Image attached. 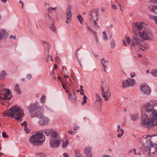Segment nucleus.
Returning a JSON list of instances; mask_svg holds the SVG:
<instances>
[{
    "instance_id": "obj_1",
    "label": "nucleus",
    "mask_w": 157,
    "mask_h": 157,
    "mask_svg": "<svg viewBox=\"0 0 157 157\" xmlns=\"http://www.w3.org/2000/svg\"><path fill=\"white\" fill-rule=\"evenodd\" d=\"M132 29L135 36L133 37L130 46H137L144 51L146 48L143 46L142 44L144 41L152 40V33L148 29L145 28L144 24L142 22L135 23L132 25Z\"/></svg>"
},
{
    "instance_id": "obj_2",
    "label": "nucleus",
    "mask_w": 157,
    "mask_h": 157,
    "mask_svg": "<svg viewBox=\"0 0 157 157\" xmlns=\"http://www.w3.org/2000/svg\"><path fill=\"white\" fill-rule=\"evenodd\" d=\"M156 101L153 100L145 104L142 110L141 125L148 129L157 125V113L154 109Z\"/></svg>"
},
{
    "instance_id": "obj_3",
    "label": "nucleus",
    "mask_w": 157,
    "mask_h": 157,
    "mask_svg": "<svg viewBox=\"0 0 157 157\" xmlns=\"http://www.w3.org/2000/svg\"><path fill=\"white\" fill-rule=\"evenodd\" d=\"M4 114L6 117H12L18 121H21L24 115L23 109L16 106H13L7 110Z\"/></svg>"
},
{
    "instance_id": "obj_4",
    "label": "nucleus",
    "mask_w": 157,
    "mask_h": 157,
    "mask_svg": "<svg viewBox=\"0 0 157 157\" xmlns=\"http://www.w3.org/2000/svg\"><path fill=\"white\" fill-rule=\"evenodd\" d=\"M31 117H37L40 113H43V110L42 107L38 105V103H31L28 108Z\"/></svg>"
},
{
    "instance_id": "obj_5",
    "label": "nucleus",
    "mask_w": 157,
    "mask_h": 157,
    "mask_svg": "<svg viewBox=\"0 0 157 157\" xmlns=\"http://www.w3.org/2000/svg\"><path fill=\"white\" fill-rule=\"evenodd\" d=\"M44 140L45 137L42 133H37L33 134L29 139L30 144L36 146L42 145Z\"/></svg>"
},
{
    "instance_id": "obj_6",
    "label": "nucleus",
    "mask_w": 157,
    "mask_h": 157,
    "mask_svg": "<svg viewBox=\"0 0 157 157\" xmlns=\"http://www.w3.org/2000/svg\"><path fill=\"white\" fill-rule=\"evenodd\" d=\"M60 139L58 136V134L54 136H51L50 139L49 144L52 147H58L60 143Z\"/></svg>"
},
{
    "instance_id": "obj_7",
    "label": "nucleus",
    "mask_w": 157,
    "mask_h": 157,
    "mask_svg": "<svg viewBox=\"0 0 157 157\" xmlns=\"http://www.w3.org/2000/svg\"><path fill=\"white\" fill-rule=\"evenodd\" d=\"M153 136L147 135L146 138L144 137H142L140 140V141L143 145H144L145 144H146L148 143V140H149L150 145L152 146L150 149V153L151 152V150L152 149H154V147H153L152 145V142L151 141V138Z\"/></svg>"
},
{
    "instance_id": "obj_8",
    "label": "nucleus",
    "mask_w": 157,
    "mask_h": 157,
    "mask_svg": "<svg viewBox=\"0 0 157 157\" xmlns=\"http://www.w3.org/2000/svg\"><path fill=\"white\" fill-rule=\"evenodd\" d=\"M140 90L145 95H149L151 94V88L146 83L141 84L140 86Z\"/></svg>"
},
{
    "instance_id": "obj_9",
    "label": "nucleus",
    "mask_w": 157,
    "mask_h": 157,
    "mask_svg": "<svg viewBox=\"0 0 157 157\" xmlns=\"http://www.w3.org/2000/svg\"><path fill=\"white\" fill-rule=\"evenodd\" d=\"M1 99L10 100L12 96L11 92L9 89H4L2 93H1Z\"/></svg>"
},
{
    "instance_id": "obj_10",
    "label": "nucleus",
    "mask_w": 157,
    "mask_h": 157,
    "mask_svg": "<svg viewBox=\"0 0 157 157\" xmlns=\"http://www.w3.org/2000/svg\"><path fill=\"white\" fill-rule=\"evenodd\" d=\"M37 117L40 119L39 123L40 125H46L50 122L49 119L48 118L44 117L42 113H40Z\"/></svg>"
},
{
    "instance_id": "obj_11",
    "label": "nucleus",
    "mask_w": 157,
    "mask_h": 157,
    "mask_svg": "<svg viewBox=\"0 0 157 157\" xmlns=\"http://www.w3.org/2000/svg\"><path fill=\"white\" fill-rule=\"evenodd\" d=\"M103 85H101L100 89L102 91L101 95L105 98V101L107 100L111 95V92L109 90V88H107V90L105 91V90Z\"/></svg>"
},
{
    "instance_id": "obj_12",
    "label": "nucleus",
    "mask_w": 157,
    "mask_h": 157,
    "mask_svg": "<svg viewBox=\"0 0 157 157\" xmlns=\"http://www.w3.org/2000/svg\"><path fill=\"white\" fill-rule=\"evenodd\" d=\"M99 10L98 9H94L89 13L92 18L94 21L98 20L99 17Z\"/></svg>"
},
{
    "instance_id": "obj_13",
    "label": "nucleus",
    "mask_w": 157,
    "mask_h": 157,
    "mask_svg": "<svg viewBox=\"0 0 157 157\" xmlns=\"http://www.w3.org/2000/svg\"><path fill=\"white\" fill-rule=\"evenodd\" d=\"M43 132L47 136H54L56 135H57L58 133L55 130L52 129H47L43 131Z\"/></svg>"
},
{
    "instance_id": "obj_14",
    "label": "nucleus",
    "mask_w": 157,
    "mask_h": 157,
    "mask_svg": "<svg viewBox=\"0 0 157 157\" xmlns=\"http://www.w3.org/2000/svg\"><path fill=\"white\" fill-rule=\"evenodd\" d=\"M84 153L86 155V157H92V154L91 152V147H88L85 148Z\"/></svg>"
},
{
    "instance_id": "obj_15",
    "label": "nucleus",
    "mask_w": 157,
    "mask_h": 157,
    "mask_svg": "<svg viewBox=\"0 0 157 157\" xmlns=\"http://www.w3.org/2000/svg\"><path fill=\"white\" fill-rule=\"evenodd\" d=\"M69 100L74 104H75L77 102L75 94L73 93L71 94L69 93Z\"/></svg>"
},
{
    "instance_id": "obj_16",
    "label": "nucleus",
    "mask_w": 157,
    "mask_h": 157,
    "mask_svg": "<svg viewBox=\"0 0 157 157\" xmlns=\"http://www.w3.org/2000/svg\"><path fill=\"white\" fill-rule=\"evenodd\" d=\"M44 18L45 20L47 22V23L49 24L50 23H52L53 21L52 18L48 14H45L44 15Z\"/></svg>"
},
{
    "instance_id": "obj_17",
    "label": "nucleus",
    "mask_w": 157,
    "mask_h": 157,
    "mask_svg": "<svg viewBox=\"0 0 157 157\" xmlns=\"http://www.w3.org/2000/svg\"><path fill=\"white\" fill-rule=\"evenodd\" d=\"M149 8L150 11L157 14V6L150 5L149 6Z\"/></svg>"
},
{
    "instance_id": "obj_18",
    "label": "nucleus",
    "mask_w": 157,
    "mask_h": 157,
    "mask_svg": "<svg viewBox=\"0 0 157 157\" xmlns=\"http://www.w3.org/2000/svg\"><path fill=\"white\" fill-rule=\"evenodd\" d=\"M62 73L63 75L64 78L67 79V78L69 77L67 75V71L66 68L64 67L63 66L62 67Z\"/></svg>"
},
{
    "instance_id": "obj_19",
    "label": "nucleus",
    "mask_w": 157,
    "mask_h": 157,
    "mask_svg": "<svg viewBox=\"0 0 157 157\" xmlns=\"http://www.w3.org/2000/svg\"><path fill=\"white\" fill-rule=\"evenodd\" d=\"M139 117V114L138 113H136L134 114H131L130 118L133 121H137Z\"/></svg>"
},
{
    "instance_id": "obj_20",
    "label": "nucleus",
    "mask_w": 157,
    "mask_h": 157,
    "mask_svg": "<svg viewBox=\"0 0 157 157\" xmlns=\"http://www.w3.org/2000/svg\"><path fill=\"white\" fill-rule=\"evenodd\" d=\"M108 62V61L107 60H105V59L104 58H103L101 60V63L103 67L105 69L104 70L105 72H106V71L105 68H107L106 67V63H107Z\"/></svg>"
},
{
    "instance_id": "obj_21",
    "label": "nucleus",
    "mask_w": 157,
    "mask_h": 157,
    "mask_svg": "<svg viewBox=\"0 0 157 157\" xmlns=\"http://www.w3.org/2000/svg\"><path fill=\"white\" fill-rule=\"evenodd\" d=\"M96 96L97 97V99L96 100V101H98L99 103V106L101 107L102 105V101L100 98V96L98 94H96Z\"/></svg>"
},
{
    "instance_id": "obj_22",
    "label": "nucleus",
    "mask_w": 157,
    "mask_h": 157,
    "mask_svg": "<svg viewBox=\"0 0 157 157\" xmlns=\"http://www.w3.org/2000/svg\"><path fill=\"white\" fill-rule=\"evenodd\" d=\"M122 85L123 87L124 88H127L130 86L128 79L124 80L123 82Z\"/></svg>"
},
{
    "instance_id": "obj_23",
    "label": "nucleus",
    "mask_w": 157,
    "mask_h": 157,
    "mask_svg": "<svg viewBox=\"0 0 157 157\" xmlns=\"http://www.w3.org/2000/svg\"><path fill=\"white\" fill-rule=\"evenodd\" d=\"M54 22H53L52 23H50L48 25H49V27L51 30L53 32H56V27H55V25L54 24Z\"/></svg>"
},
{
    "instance_id": "obj_24",
    "label": "nucleus",
    "mask_w": 157,
    "mask_h": 157,
    "mask_svg": "<svg viewBox=\"0 0 157 157\" xmlns=\"http://www.w3.org/2000/svg\"><path fill=\"white\" fill-rule=\"evenodd\" d=\"M16 92L19 94H20L21 93L20 90L19 88V86L17 84H16L14 88Z\"/></svg>"
},
{
    "instance_id": "obj_25",
    "label": "nucleus",
    "mask_w": 157,
    "mask_h": 157,
    "mask_svg": "<svg viewBox=\"0 0 157 157\" xmlns=\"http://www.w3.org/2000/svg\"><path fill=\"white\" fill-rule=\"evenodd\" d=\"M128 80L129 81L130 86H133L135 84V81L133 79L129 78Z\"/></svg>"
},
{
    "instance_id": "obj_26",
    "label": "nucleus",
    "mask_w": 157,
    "mask_h": 157,
    "mask_svg": "<svg viewBox=\"0 0 157 157\" xmlns=\"http://www.w3.org/2000/svg\"><path fill=\"white\" fill-rule=\"evenodd\" d=\"M6 31L4 29H1L0 31V40L2 39L3 37L5 35Z\"/></svg>"
},
{
    "instance_id": "obj_27",
    "label": "nucleus",
    "mask_w": 157,
    "mask_h": 157,
    "mask_svg": "<svg viewBox=\"0 0 157 157\" xmlns=\"http://www.w3.org/2000/svg\"><path fill=\"white\" fill-rule=\"evenodd\" d=\"M150 73L153 76L157 77V69L152 70Z\"/></svg>"
},
{
    "instance_id": "obj_28",
    "label": "nucleus",
    "mask_w": 157,
    "mask_h": 157,
    "mask_svg": "<svg viewBox=\"0 0 157 157\" xmlns=\"http://www.w3.org/2000/svg\"><path fill=\"white\" fill-rule=\"evenodd\" d=\"M6 74L5 71L3 70L0 72V78H4L6 75Z\"/></svg>"
},
{
    "instance_id": "obj_29",
    "label": "nucleus",
    "mask_w": 157,
    "mask_h": 157,
    "mask_svg": "<svg viewBox=\"0 0 157 157\" xmlns=\"http://www.w3.org/2000/svg\"><path fill=\"white\" fill-rule=\"evenodd\" d=\"M57 9V7H49L48 9V11L49 13H52L53 10H56Z\"/></svg>"
},
{
    "instance_id": "obj_30",
    "label": "nucleus",
    "mask_w": 157,
    "mask_h": 157,
    "mask_svg": "<svg viewBox=\"0 0 157 157\" xmlns=\"http://www.w3.org/2000/svg\"><path fill=\"white\" fill-rule=\"evenodd\" d=\"M149 17L150 19L154 20L157 25V17L152 15H150Z\"/></svg>"
},
{
    "instance_id": "obj_31",
    "label": "nucleus",
    "mask_w": 157,
    "mask_h": 157,
    "mask_svg": "<svg viewBox=\"0 0 157 157\" xmlns=\"http://www.w3.org/2000/svg\"><path fill=\"white\" fill-rule=\"evenodd\" d=\"M63 148H65L67 147V146L68 144V141L67 139L65 140V141L63 140Z\"/></svg>"
},
{
    "instance_id": "obj_32",
    "label": "nucleus",
    "mask_w": 157,
    "mask_h": 157,
    "mask_svg": "<svg viewBox=\"0 0 157 157\" xmlns=\"http://www.w3.org/2000/svg\"><path fill=\"white\" fill-rule=\"evenodd\" d=\"M77 17L78 20L79 21L80 23L81 24H82L83 22V19L81 15H78Z\"/></svg>"
},
{
    "instance_id": "obj_33",
    "label": "nucleus",
    "mask_w": 157,
    "mask_h": 157,
    "mask_svg": "<svg viewBox=\"0 0 157 157\" xmlns=\"http://www.w3.org/2000/svg\"><path fill=\"white\" fill-rule=\"evenodd\" d=\"M125 39L126 41L128 43V44H130L131 40L129 38V37L127 36H126L125 37Z\"/></svg>"
},
{
    "instance_id": "obj_34",
    "label": "nucleus",
    "mask_w": 157,
    "mask_h": 157,
    "mask_svg": "<svg viewBox=\"0 0 157 157\" xmlns=\"http://www.w3.org/2000/svg\"><path fill=\"white\" fill-rule=\"evenodd\" d=\"M103 39L105 40H108V38L105 31H104L103 32Z\"/></svg>"
},
{
    "instance_id": "obj_35",
    "label": "nucleus",
    "mask_w": 157,
    "mask_h": 157,
    "mask_svg": "<svg viewBox=\"0 0 157 157\" xmlns=\"http://www.w3.org/2000/svg\"><path fill=\"white\" fill-rule=\"evenodd\" d=\"M45 100V97L44 95L40 99V102L44 103Z\"/></svg>"
},
{
    "instance_id": "obj_36",
    "label": "nucleus",
    "mask_w": 157,
    "mask_h": 157,
    "mask_svg": "<svg viewBox=\"0 0 157 157\" xmlns=\"http://www.w3.org/2000/svg\"><path fill=\"white\" fill-rule=\"evenodd\" d=\"M68 7H67V8L66 10V13L67 20L66 21V23H69V22L68 21H67L69 20V19H69V16H68V15L69 14V12L68 11Z\"/></svg>"
},
{
    "instance_id": "obj_37",
    "label": "nucleus",
    "mask_w": 157,
    "mask_h": 157,
    "mask_svg": "<svg viewBox=\"0 0 157 157\" xmlns=\"http://www.w3.org/2000/svg\"><path fill=\"white\" fill-rule=\"evenodd\" d=\"M111 47L112 48H113L115 47V44L114 40H113L110 43Z\"/></svg>"
},
{
    "instance_id": "obj_38",
    "label": "nucleus",
    "mask_w": 157,
    "mask_h": 157,
    "mask_svg": "<svg viewBox=\"0 0 157 157\" xmlns=\"http://www.w3.org/2000/svg\"><path fill=\"white\" fill-rule=\"evenodd\" d=\"M2 136L3 138H7L9 137V136L7 135L5 132H3L2 133Z\"/></svg>"
},
{
    "instance_id": "obj_39",
    "label": "nucleus",
    "mask_w": 157,
    "mask_h": 157,
    "mask_svg": "<svg viewBox=\"0 0 157 157\" xmlns=\"http://www.w3.org/2000/svg\"><path fill=\"white\" fill-rule=\"evenodd\" d=\"M102 84L101 85H103V87H104V89L105 90H107V88H109V86L107 85L106 83L104 84L103 82H102Z\"/></svg>"
},
{
    "instance_id": "obj_40",
    "label": "nucleus",
    "mask_w": 157,
    "mask_h": 157,
    "mask_svg": "<svg viewBox=\"0 0 157 157\" xmlns=\"http://www.w3.org/2000/svg\"><path fill=\"white\" fill-rule=\"evenodd\" d=\"M49 60L52 61V56L50 55H49L48 54V56L47 59V62H48Z\"/></svg>"
},
{
    "instance_id": "obj_41",
    "label": "nucleus",
    "mask_w": 157,
    "mask_h": 157,
    "mask_svg": "<svg viewBox=\"0 0 157 157\" xmlns=\"http://www.w3.org/2000/svg\"><path fill=\"white\" fill-rule=\"evenodd\" d=\"M25 131L27 133H29L30 132V130L26 126L25 128Z\"/></svg>"
},
{
    "instance_id": "obj_42",
    "label": "nucleus",
    "mask_w": 157,
    "mask_h": 157,
    "mask_svg": "<svg viewBox=\"0 0 157 157\" xmlns=\"http://www.w3.org/2000/svg\"><path fill=\"white\" fill-rule=\"evenodd\" d=\"M94 26L96 27V29H98L99 28V26L98 25L97 23L96 22V21H94Z\"/></svg>"
},
{
    "instance_id": "obj_43",
    "label": "nucleus",
    "mask_w": 157,
    "mask_h": 157,
    "mask_svg": "<svg viewBox=\"0 0 157 157\" xmlns=\"http://www.w3.org/2000/svg\"><path fill=\"white\" fill-rule=\"evenodd\" d=\"M80 49V48H79L78 49H76V50L75 51L76 57V58L77 59H78V56L77 53H78V52L79 51Z\"/></svg>"
},
{
    "instance_id": "obj_44",
    "label": "nucleus",
    "mask_w": 157,
    "mask_h": 157,
    "mask_svg": "<svg viewBox=\"0 0 157 157\" xmlns=\"http://www.w3.org/2000/svg\"><path fill=\"white\" fill-rule=\"evenodd\" d=\"M32 75L31 74H29L27 75V78L29 80L30 79Z\"/></svg>"
},
{
    "instance_id": "obj_45",
    "label": "nucleus",
    "mask_w": 157,
    "mask_h": 157,
    "mask_svg": "<svg viewBox=\"0 0 157 157\" xmlns=\"http://www.w3.org/2000/svg\"><path fill=\"white\" fill-rule=\"evenodd\" d=\"M80 150H75V155L78 154H80Z\"/></svg>"
},
{
    "instance_id": "obj_46",
    "label": "nucleus",
    "mask_w": 157,
    "mask_h": 157,
    "mask_svg": "<svg viewBox=\"0 0 157 157\" xmlns=\"http://www.w3.org/2000/svg\"><path fill=\"white\" fill-rule=\"evenodd\" d=\"M112 7L113 10H117V8L115 5L113 4L112 5Z\"/></svg>"
},
{
    "instance_id": "obj_47",
    "label": "nucleus",
    "mask_w": 157,
    "mask_h": 157,
    "mask_svg": "<svg viewBox=\"0 0 157 157\" xmlns=\"http://www.w3.org/2000/svg\"><path fill=\"white\" fill-rule=\"evenodd\" d=\"M135 75L136 74H135L134 72L131 73L130 74L131 77L132 78L134 77L135 76Z\"/></svg>"
},
{
    "instance_id": "obj_48",
    "label": "nucleus",
    "mask_w": 157,
    "mask_h": 157,
    "mask_svg": "<svg viewBox=\"0 0 157 157\" xmlns=\"http://www.w3.org/2000/svg\"><path fill=\"white\" fill-rule=\"evenodd\" d=\"M62 86H63V89L65 88H66L67 86V85H66L65 84H64L63 83H62Z\"/></svg>"
},
{
    "instance_id": "obj_49",
    "label": "nucleus",
    "mask_w": 157,
    "mask_h": 157,
    "mask_svg": "<svg viewBox=\"0 0 157 157\" xmlns=\"http://www.w3.org/2000/svg\"><path fill=\"white\" fill-rule=\"evenodd\" d=\"M76 157H83V156L80 154H78L77 155H75Z\"/></svg>"
},
{
    "instance_id": "obj_50",
    "label": "nucleus",
    "mask_w": 157,
    "mask_h": 157,
    "mask_svg": "<svg viewBox=\"0 0 157 157\" xmlns=\"http://www.w3.org/2000/svg\"><path fill=\"white\" fill-rule=\"evenodd\" d=\"M20 0V2H19V3H21V4H22L21 5V7H22V9H23V6H24V2H22V1H21V0Z\"/></svg>"
},
{
    "instance_id": "obj_51",
    "label": "nucleus",
    "mask_w": 157,
    "mask_h": 157,
    "mask_svg": "<svg viewBox=\"0 0 157 157\" xmlns=\"http://www.w3.org/2000/svg\"><path fill=\"white\" fill-rule=\"evenodd\" d=\"M150 2L154 3L157 4V0H150Z\"/></svg>"
},
{
    "instance_id": "obj_52",
    "label": "nucleus",
    "mask_w": 157,
    "mask_h": 157,
    "mask_svg": "<svg viewBox=\"0 0 157 157\" xmlns=\"http://www.w3.org/2000/svg\"><path fill=\"white\" fill-rule=\"evenodd\" d=\"M22 125H24L25 127L27 126V123L26 121H24L22 124H21Z\"/></svg>"
},
{
    "instance_id": "obj_53",
    "label": "nucleus",
    "mask_w": 157,
    "mask_h": 157,
    "mask_svg": "<svg viewBox=\"0 0 157 157\" xmlns=\"http://www.w3.org/2000/svg\"><path fill=\"white\" fill-rule=\"evenodd\" d=\"M123 134L121 133H119L117 135V136L118 138H120L121 136H122L123 135Z\"/></svg>"
},
{
    "instance_id": "obj_54",
    "label": "nucleus",
    "mask_w": 157,
    "mask_h": 157,
    "mask_svg": "<svg viewBox=\"0 0 157 157\" xmlns=\"http://www.w3.org/2000/svg\"><path fill=\"white\" fill-rule=\"evenodd\" d=\"M94 38H95V40L96 41V43H99V41H98V39L97 37V36H95Z\"/></svg>"
},
{
    "instance_id": "obj_55",
    "label": "nucleus",
    "mask_w": 157,
    "mask_h": 157,
    "mask_svg": "<svg viewBox=\"0 0 157 157\" xmlns=\"http://www.w3.org/2000/svg\"><path fill=\"white\" fill-rule=\"evenodd\" d=\"M87 98L86 96L85 95H84L83 97V101H87L86 99Z\"/></svg>"
},
{
    "instance_id": "obj_56",
    "label": "nucleus",
    "mask_w": 157,
    "mask_h": 157,
    "mask_svg": "<svg viewBox=\"0 0 157 157\" xmlns=\"http://www.w3.org/2000/svg\"><path fill=\"white\" fill-rule=\"evenodd\" d=\"M92 33H93V34H94V37H95V36H97V34H96V32L95 31L93 30Z\"/></svg>"
},
{
    "instance_id": "obj_57",
    "label": "nucleus",
    "mask_w": 157,
    "mask_h": 157,
    "mask_svg": "<svg viewBox=\"0 0 157 157\" xmlns=\"http://www.w3.org/2000/svg\"><path fill=\"white\" fill-rule=\"evenodd\" d=\"M10 38L11 39L12 38L14 40H15L16 39V36H13L12 35H11L10 37Z\"/></svg>"
},
{
    "instance_id": "obj_58",
    "label": "nucleus",
    "mask_w": 157,
    "mask_h": 157,
    "mask_svg": "<svg viewBox=\"0 0 157 157\" xmlns=\"http://www.w3.org/2000/svg\"><path fill=\"white\" fill-rule=\"evenodd\" d=\"M123 44L125 46H127L126 43L124 40H123Z\"/></svg>"
},
{
    "instance_id": "obj_59",
    "label": "nucleus",
    "mask_w": 157,
    "mask_h": 157,
    "mask_svg": "<svg viewBox=\"0 0 157 157\" xmlns=\"http://www.w3.org/2000/svg\"><path fill=\"white\" fill-rule=\"evenodd\" d=\"M80 90H81V91L82 92H84V91L83 90V86H82L81 85V86H80Z\"/></svg>"
},
{
    "instance_id": "obj_60",
    "label": "nucleus",
    "mask_w": 157,
    "mask_h": 157,
    "mask_svg": "<svg viewBox=\"0 0 157 157\" xmlns=\"http://www.w3.org/2000/svg\"><path fill=\"white\" fill-rule=\"evenodd\" d=\"M79 127L78 126H75L74 128V130L75 131L79 129Z\"/></svg>"
},
{
    "instance_id": "obj_61",
    "label": "nucleus",
    "mask_w": 157,
    "mask_h": 157,
    "mask_svg": "<svg viewBox=\"0 0 157 157\" xmlns=\"http://www.w3.org/2000/svg\"><path fill=\"white\" fill-rule=\"evenodd\" d=\"M87 102V101H83L82 102L81 104L82 105H84Z\"/></svg>"
},
{
    "instance_id": "obj_62",
    "label": "nucleus",
    "mask_w": 157,
    "mask_h": 157,
    "mask_svg": "<svg viewBox=\"0 0 157 157\" xmlns=\"http://www.w3.org/2000/svg\"><path fill=\"white\" fill-rule=\"evenodd\" d=\"M120 132H121V134H123L124 133V132L123 130V129L122 128H121L120 129Z\"/></svg>"
},
{
    "instance_id": "obj_63",
    "label": "nucleus",
    "mask_w": 157,
    "mask_h": 157,
    "mask_svg": "<svg viewBox=\"0 0 157 157\" xmlns=\"http://www.w3.org/2000/svg\"><path fill=\"white\" fill-rule=\"evenodd\" d=\"M63 156H64V157H68V155L65 153H64L63 155Z\"/></svg>"
},
{
    "instance_id": "obj_64",
    "label": "nucleus",
    "mask_w": 157,
    "mask_h": 157,
    "mask_svg": "<svg viewBox=\"0 0 157 157\" xmlns=\"http://www.w3.org/2000/svg\"><path fill=\"white\" fill-rule=\"evenodd\" d=\"M41 154H42V153H36L35 154V155L37 156L38 155H39Z\"/></svg>"
}]
</instances>
